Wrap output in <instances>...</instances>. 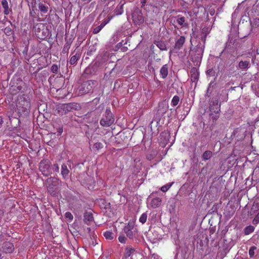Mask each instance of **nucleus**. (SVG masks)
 Here are the masks:
<instances>
[{
    "mask_svg": "<svg viewBox=\"0 0 259 259\" xmlns=\"http://www.w3.org/2000/svg\"><path fill=\"white\" fill-rule=\"evenodd\" d=\"M17 106L19 113L27 111L30 108V99L24 95L19 96L17 98Z\"/></svg>",
    "mask_w": 259,
    "mask_h": 259,
    "instance_id": "nucleus-1",
    "label": "nucleus"
},
{
    "mask_svg": "<svg viewBox=\"0 0 259 259\" xmlns=\"http://www.w3.org/2000/svg\"><path fill=\"white\" fill-rule=\"evenodd\" d=\"M60 183L59 180L55 177H51L47 180L46 184L48 190L52 196L57 194Z\"/></svg>",
    "mask_w": 259,
    "mask_h": 259,
    "instance_id": "nucleus-2",
    "label": "nucleus"
},
{
    "mask_svg": "<svg viewBox=\"0 0 259 259\" xmlns=\"http://www.w3.org/2000/svg\"><path fill=\"white\" fill-rule=\"evenodd\" d=\"M77 105L74 103H70L68 104H62L59 105L57 108L58 112L60 114H66L69 111H71L72 109H77Z\"/></svg>",
    "mask_w": 259,
    "mask_h": 259,
    "instance_id": "nucleus-3",
    "label": "nucleus"
},
{
    "mask_svg": "<svg viewBox=\"0 0 259 259\" xmlns=\"http://www.w3.org/2000/svg\"><path fill=\"white\" fill-rule=\"evenodd\" d=\"M114 121V118L113 117L112 113L109 110H106L105 116H104L100 121V124L103 126H109Z\"/></svg>",
    "mask_w": 259,
    "mask_h": 259,
    "instance_id": "nucleus-4",
    "label": "nucleus"
},
{
    "mask_svg": "<svg viewBox=\"0 0 259 259\" xmlns=\"http://www.w3.org/2000/svg\"><path fill=\"white\" fill-rule=\"evenodd\" d=\"M39 168L44 176H48L51 173L49 162L47 160H42L40 162Z\"/></svg>",
    "mask_w": 259,
    "mask_h": 259,
    "instance_id": "nucleus-5",
    "label": "nucleus"
},
{
    "mask_svg": "<svg viewBox=\"0 0 259 259\" xmlns=\"http://www.w3.org/2000/svg\"><path fill=\"white\" fill-rule=\"evenodd\" d=\"M133 21L136 24H141L144 21V18L142 15L141 11L136 9L132 14Z\"/></svg>",
    "mask_w": 259,
    "mask_h": 259,
    "instance_id": "nucleus-6",
    "label": "nucleus"
},
{
    "mask_svg": "<svg viewBox=\"0 0 259 259\" xmlns=\"http://www.w3.org/2000/svg\"><path fill=\"white\" fill-rule=\"evenodd\" d=\"M93 83V81L92 80H89L84 82L82 85L80 91H82V93H88L92 90Z\"/></svg>",
    "mask_w": 259,
    "mask_h": 259,
    "instance_id": "nucleus-7",
    "label": "nucleus"
},
{
    "mask_svg": "<svg viewBox=\"0 0 259 259\" xmlns=\"http://www.w3.org/2000/svg\"><path fill=\"white\" fill-rule=\"evenodd\" d=\"M259 212V198H256L253 202L252 206L250 209L251 215H254Z\"/></svg>",
    "mask_w": 259,
    "mask_h": 259,
    "instance_id": "nucleus-8",
    "label": "nucleus"
},
{
    "mask_svg": "<svg viewBox=\"0 0 259 259\" xmlns=\"http://www.w3.org/2000/svg\"><path fill=\"white\" fill-rule=\"evenodd\" d=\"M134 223H129L127 225L125 226L124 231L126 235L130 238L133 237Z\"/></svg>",
    "mask_w": 259,
    "mask_h": 259,
    "instance_id": "nucleus-9",
    "label": "nucleus"
},
{
    "mask_svg": "<svg viewBox=\"0 0 259 259\" xmlns=\"http://www.w3.org/2000/svg\"><path fill=\"white\" fill-rule=\"evenodd\" d=\"M2 249L3 251L6 253H11L14 250V245L10 242H6L4 243Z\"/></svg>",
    "mask_w": 259,
    "mask_h": 259,
    "instance_id": "nucleus-10",
    "label": "nucleus"
},
{
    "mask_svg": "<svg viewBox=\"0 0 259 259\" xmlns=\"http://www.w3.org/2000/svg\"><path fill=\"white\" fill-rule=\"evenodd\" d=\"M204 52V47H198L196 49V54L194 55V58L197 61H199L203 55Z\"/></svg>",
    "mask_w": 259,
    "mask_h": 259,
    "instance_id": "nucleus-11",
    "label": "nucleus"
},
{
    "mask_svg": "<svg viewBox=\"0 0 259 259\" xmlns=\"http://www.w3.org/2000/svg\"><path fill=\"white\" fill-rule=\"evenodd\" d=\"M185 41V37L183 36H180L176 41L175 48L180 50L183 47Z\"/></svg>",
    "mask_w": 259,
    "mask_h": 259,
    "instance_id": "nucleus-12",
    "label": "nucleus"
},
{
    "mask_svg": "<svg viewBox=\"0 0 259 259\" xmlns=\"http://www.w3.org/2000/svg\"><path fill=\"white\" fill-rule=\"evenodd\" d=\"M191 80L193 82L197 80L199 77V72L196 68H193L190 71Z\"/></svg>",
    "mask_w": 259,
    "mask_h": 259,
    "instance_id": "nucleus-13",
    "label": "nucleus"
},
{
    "mask_svg": "<svg viewBox=\"0 0 259 259\" xmlns=\"http://www.w3.org/2000/svg\"><path fill=\"white\" fill-rule=\"evenodd\" d=\"M84 221L87 224L89 225L93 221V216L91 212H86L84 215Z\"/></svg>",
    "mask_w": 259,
    "mask_h": 259,
    "instance_id": "nucleus-14",
    "label": "nucleus"
},
{
    "mask_svg": "<svg viewBox=\"0 0 259 259\" xmlns=\"http://www.w3.org/2000/svg\"><path fill=\"white\" fill-rule=\"evenodd\" d=\"M69 170L67 168L66 164H63L61 167V174L64 179L68 178Z\"/></svg>",
    "mask_w": 259,
    "mask_h": 259,
    "instance_id": "nucleus-15",
    "label": "nucleus"
},
{
    "mask_svg": "<svg viewBox=\"0 0 259 259\" xmlns=\"http://www.w3.org/2000/svg\"><path fill=\"white\" fill-rule=\"evenodd\" d=\"M250 63L248 61H241L239 62L238 66L242 70H246L249 67Z\"/></svg>",
    "mask_w": 259,
    "mask_h": 259,
    "instance_id": "nucleus-16",
    "label": "nucleus"
},
{
    "mask_svg": "<svg viewBox=\"0 0 259 259\" xmlns=\"http://www.w3.org/2000/svg\"><path fill=\"white\" fill-rule=\"evenodd\" d=\"M161 202V199L159 197H155L151 201V206L153 208H157L159 207Z\"/></svg>",
    "mask_w": 259,
    "mask_h": 259,
    "instance_id": "nucleus-17",
    "label": "nucleus"
},
{
    "mask_svg": "<svg viewBox=\"0 0 259 259\" xmlns=\"http://www.w3.org/2000/svg\"><path fill=\"white\" fill-rule=\"evenodd\" d=\"M160 75L163 78H165L168 74V68L167 65H163L160 70Z\"/></svg>",
    "mask_w": 259,
    "mask_h": 259,
    "instance_id": "nucleus-18",
    "label": "nucleus"
},
{
    "mask_svg": "<svg viewBox=\"0 0 259 259\" xmlns=\"http://www.w3.org/2000/svg\"><path fill=\"white\" fill-rule=\"evenodd\" d=\"M2 5L4 9V14L5 15H8L9 14V5L8 3L7 0H3L2 2Z\"/></svg>",
    "mask_w": 259,
    "mask_h": 259,
    "instance_id": "nucleus-19",
    "label": "nucleus"
},
{
    "mask_svg": "<svg viewBox=\"0 0 259 259\" xmlns=\"http://www.w3.org/2000/svg\"><path fill=\"white\" fill-rule=\"evenodd\" d=\"M218 100H216L215 101V102H213L212 104L214 105V104H215L216 105L218 106ZM220 105H219V106H217V108H216L217 110L214 111L215 115H214V116H212V117L213 118V120H217L219 118V111L220 110Z\"/></svg>",
    "mask_w": 259,
    "mask_h": 259,
    "instance_id": "nucleus-20",
    "label": "nucleus"
},
{
    "mask_svg": "<svg viewBox=\"0 0 259 259\" xmlns=\"http://www.w3.org/2000/svg\"><path fill=\"white\" fill-rule=\"evenodd\" d=\"M135 252L134 249L131 247H126L124 253V256L126 258L131 256V255Z\"/></svg>",
    "mask_w": 259,
    "mask_h": 259,
    "instance_id": "nucleus-21",
    "label": "nucleus"
},
{
    "mask_svg": "<svg viewBox=\"0 0 259 259\" xmlns=\"http://www.w3.org/2000/svg\"><path fill=\"white\" fill-rule=\"evenodd\" d=\"M211 156L212 152L210 151H206L202 155V158L205 160H207L209 159Z\"/></svg>",
    "mask_w": 259,
    "mask_h": 259,
    "instance_id": "nucleus-22",
    "label": "nucleus"
},
{
    "mask_svg": "<svg viewBox=\"0 0 259 259\" xmlns=\"http://www.w3.org/2000/svg\"><path fill=\"white\" fill-rule=\"evenodd\" d=\"M79 58V56L77 54H75L74 55L72 56L70 60V63L71 65L75 64L77 60Z\"/></svg>",
    "mask_w": 259,
    "mask_h": 259,
    "instance_id": "nucleus-23",
    "label": "nucleus"
},
{
    "mask_svg": "<svg viewBox=\"0 0 259 259\" xmlns=\"http://www.w3.org/2000/svg\"><path fill=\"white\" fill-rule=\"evenodd\" d=\"M177 23L182 26H186L187 24L185 22V19L183 17L178 18L177 20Z\"/></svg>",
    "mask_w": 259,
    "mask_h": 259,
    "instance_id": "nucleus-24",
    "label": "nucleus"
},
{
    "mask_svg": "<svg viewBox=\"0 0 259 259\" xmlns=\"http://www.w3.org/2000/svg\"><path fill=\"white\" fill-rule=\"evenodd\" d=\"M147 217L146 212L143 213L139 218V222L142 224H145L147 221Z\"/></svg>",
    "mask_w": 259,
    "mask_h": 259,
    "instance_id": "nucleus-25",
    "label": "nucleus"
},
{
    "mask_svg": "<svg viewBox=\"0 0 259 259\" xmlns=\"http://www.w3.org/2000/svg\"><path fill=\"white\" fill-rule=\"evenodd\" d=\"M104 237L107 239L112 240L114 238V234L110 231H106L104 233Z\"/></svg>",
    "mask_w": 259,
    "mask_h": 259,
    "instance_id": "nucleus-26",
    "label": "nucleus"
},
{
    "mask_svg": "<svg viewBox=\"0 0 259 259\" xmlns=\"http://www.w3.org/2000/svg\"><path fill=\"white\" fill-rule=\"evenodd\" d=\"M38 8L39 11L43 13H47L48 11V8L41 3L39 4Z\"/></svg>",
    "mask_w": 259,
    "mask_h": 259,
    "instance_id": "nucleus-27",
    "label": "nucleus"
},
{
    "mask_svg": "<svg viewBox=\"0 0 259 259\" xmlns=\"http://www.w3.org/2000/svg\"><path fill=\"white\" fill-rule=\"evenodd\" d=\"M254 230V228L253 226H248L246 227L244 229L245 234L248 235L250 233L253 232Z\"/></svg>",
    "mask_w": 259,
    "mask_h": 259,
    "instance_id": "nucleus-28",
    "label": "nucleus"
},
{
    "mask_svg": "<svg viewBox=\"0 0 259 259\" xmlns=\"http://www.w3.org/2000/svg\"><path fill=\"white\" fill-rule=\"evenodd\" d=\"M173 183H168L161 187L160 190L163 192H165L171 187Z\"/></svg>",
    "mask_w": 259,
    "mask_h": 259,
    "instance_id": "nucleus-29",
    "label": "nucleus"
},
{
    "mask_svg": "<svg viewBox=\"0 0 259 259\" xmlns=\"http://www.w3.org/2000/svg\"><path fill=\"white\" fill-rule=\"evenodd\" d=\"M180 101V98L177 96H175L171 100V105L174 106H177Z\"/></svg>",
    "mask_w": 259,
    "mask_h": 259,
    "instance_id": "nucleus-30",
    "label": "nucleus"
},
{
    "mask_svg": "<svg viewBox=\"0 0 259 259\" xmlns=\"http://www.w3.org/2000/svg\"><path fill=\"white\" fill-rule=\"evenodd\" d=\"M103 147V144L100 142L96 143L93 146V148L96 149L97 150H99L102 149Z\"/></svg>",
    "mask_w": 259,
    "mask_h": 259,
    "instance_id": "nucleus-31",
    "label": "nucleus"
},
{
    "mask_svg": "<svg viewBox=\"0 0 259 259\" xmlns=\"http://www.w3.org/2000/svg\"><path fill=\"white\" fill-rule=\"evenodd\" d=\"M256 247L254 246H251L249 250V255L250 257H253L254 255V251L256 250Z\"/></svg>",
    "mask_w": 259,
    "mask_h": 259,
    "instance_id": "nucleus-32",
    "label": "nucleus"
},
{
    "mask_svg": "<svg viewBox=\"0 0 259 259\" xmlns=\"http://www.w3.org/2000/svg\"><path fill=\"white\" fill-rule=\"evenodd\" d=\"M65 217L66 219H68L70 221H71L73 219V217L71 212L67 211L65 214Z\"/></svg>",
    "mask_w": 259,
    "mask_h": 259,
    "instance_id": "nucleus-33",
    "label": "nucleus"
},
{
    "mask_svg": "<svg viewBox=\"0 0 259 259\" xmlns=\"http://www.w3.org/2000/svg\"><path fill=\"white\" fill-rule=\"evenodd\" d=\"M156 45L161 50H165L166 49L165 45L161 42H158Z\"/></svg>",
    "mask_w": 259,
    "mask_h": 259,
    "instance_id": "nucleus-34",
    "label": "nucleus"
},
{
    "mask_svg": "<svg viewBox=\"0 0 259 259\" xmlns=\"http://www.w3.org/2000/svg\"><path fill=\"white\" fill-rule=\"evenodd\" d=\"M51 70L52 72L57 73L58 70V67L57 65L54 64L51 66Z\"/></svg>",
    "mask_w": 259,
    "mask_h": 259,
    "instance_id": "nucleus-35",
    "label": "nucleus"
},
{
    "mask_svg": "<svg viewBox=\"0 0 259 259\" xmlns=\"http://www.w3.org/2000/svg\"><path fill=\"white\" fill-rule=\"evenodd\" d=\"M126 237L123 235H120L118 237V240L122 243H125L126 242Z\"/></svg>",
    "mask_w": 259,
    "mask_h": 259,
    "instance_id": "nucleus-36",
    "label": "nucleus"
},
{
    "mask_svg": "<svg viewBox=\"0 0 259 259\" xmlns=\"http://www.w3.org/2000/svg\"><path fill=\"white\" fill-rule=\"evenodd\" d=\"M102 28V26L99 25L94 29L93 32L94 34H97L99 33Z\"/></svg>",
    "mask_w": 259,
    "mask_h": 259,
    "instance_id": "nucleus-37",
    "label": "nucleus"
},
{
    "mask_svg": "<svg viewBox=\"0 0 259 259\" xmlns=\"http://www.w3.org/2000/svg\"><path fill=\"white\" fill-rule=\"evenodd\" d=\"M111 18H109L108 20H104L100 25L102 26V27L103 28L111 20Z\"/></svg>",
    "mask_w": 259,
    "mask_h": 259,
    "instance_id": "nucleus-38",
    "label": "nucleus"
},
{
    "mask_svg": "<svg viewBox=\"0 0 259 259\" xmlns=\"http://www.w3.org/2000/svg\"><path fill=\"white\" fill-rule=\"evenodd\" d=\"M111 18H109L108 20H104L100 25L102 26V27L103 28L111 20Z\"/></svg>",
    "mask_w": 259,
    "mask_h": 259,
    "instance_id": "nucleus-39",
    "label": "nucleus"
},
{
    "mask_svg": "<svg viewBox=\"0 0 259 259\" xmlns=\"http://www.w3.org/2000/svg\"><path fill=\"white\" fill-rule=\"evenodd\" d=\"M53 169L54 171L58 172L59 170V167L57 164H54L53 166Z\"/></svg>",
    "mask_w": 259,
    "mask_h": 259,
    "instance_id": "nucleus-40",
    "label": "nucleus"
},
{
    "mask_svg": "<svg viewBox=\"0 0 259 259\" xmlns=\"http://www.w3.org/2000/svg\"><path fill=\"white\" fill-rule=\"evenodd\" d=\"M159 256L158 255L153 254L151 255V259H158Z\"/></svg>",
    "mask_w": 259,
    "mask_h": 259,
    "instance_id": "nucleus-41",
    "label": "nucleus"
},
{
    "mask_svg": "<svg viewBox=\"0 0 259 259\" xmlns=\"http://www.w3.org/2000/svg\"><path fill=\"white\" fill-rule=\"evenodd\" d=\"M146 3V0H141V3L142 4V7H144Z\"/></svg>",
    "mask_w": 259,
    "mask_h": 259,
    "instance_id": "nucleus-42",
    "label": "nucleus"
},
{
    "mask_svg": "<svg viewBox=\"0 0 259 259\" xmlns=\"http://www.w3.org/2000/svg\"><path fill=\"white\" fill-rule=\"evenodd\" d=\"M3 123V118L1 117H0V128L2 127Z\"/></svg>",
    "mask_w": 259,
    "mask_h": 259,
    "instance_id": "nucleus-43",
    "label": "nucleus"
},
{
    "mask_svg": "<svg viewBox=\"0 0 259 259\" xmlns=\"http://www.w3.org/2000/svg\"><path fill=\"white\" fill-rule=\"evenodd\" d=\"M30 14L31 16H33L35 14V12L33 10L30 11Z\"/></svg>",
    "mask_w": 259,
    "mask_h": 259,
    "instance_id": "nucleus-44",
    "label": "nucleus"
},
{
    "mask_svg": "<svg viewBox=\"0 0 259 259\" xmlns=\"http://www.w3.org/2000/svg\"><path fill=\"white\" fill-rule=\"evenodd\" d=\"M18 90H19V91H20V90H21V87H18Z\"/></svg>",
    "mask_w": 259,
    "mask_h": 259,
    "instance_id": "nucleus-45",
    "label": "nucleus"
},
{
    "mask_svg": "<svg viewBox=\"0 0 259 259\" xmlns=\"http://www.w3.org/2000/svg\"><path fill=\"white\" fill-rule=\"evenodd\" d=\"M62 129H61V130H60V131H59V133H60V134H61V133H62Z\"/></svg>",
    "mask_w": 259,
    "mask_h": 259,
    "instance_id": "nucleus-46",
    "label": "nucleus"
},
{
    "mask_svg": "<svg viewBox=\"0 0 259 259\" xmlns=\"http://www.w3.org/2000/svg\"><path fill=\"white\" fill-rule=\"evenodd\" d=\"M122 13V12H120V13H117L116 14L117 15H119V14H121Z\"/></svg>",
    "mask_w": 259,
    "mask_h": 259,
    "instance_id": "nucleus-47",
    "label": "nucleus"
},
{
    "mask_svg": "<svg viewBox=\"0 0 259 259\" xmlns=\"http://www.w3.org/2000/svg\"><path fill=\"white\" fill-rule=\"evenodd\" d=\"M210 106H211V107H210V110H211L212 109V105H211V104L210 105Z\"/></svg>",
    "mask_w": 259,
    "mask_h": 259,
    "instance_id": "nucleus-48",
    "label": "nucleus"
},
{
    "mask_svg": "<svg viewBox=\"0 0 259 259\" xmlns=\"http://www.w3.org/2000/svg\"><path fill=\"white\" fill-rule=\"evenodd\" d=\"M193 53V51L192 52L191 56H193V54H192Z\"/></svg>",
    "mask_w": 259,
    "mask_h": 259,
    "instance_id": "nucleus-49",
    "label": "nucleus"
}]
</instances>
